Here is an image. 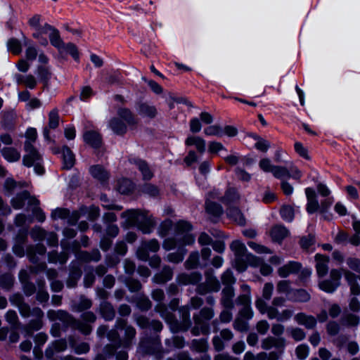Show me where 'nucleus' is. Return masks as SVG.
Segmentation results:
<instances>
[{"label":"nucleus","instance_id":"1","mask_svg":"<svg viewBox=\"0 0 360 360\" xmlns=\"http://www.w3.org/2000/svg\"><path fill=\"white\" fill-rule=\"evenodd\" d=\"M191 230V225L187 221H179L176 223L174 237L166 238L162 244L163 248L167 251L177 248V252L167 255V261L172 263L183 261L186 254L184 247L195 242V237L188 233Z\"/></svg>","mask_w":360,"mask_h":360},{"label":"nucleus","instance_id":"2","mask_svg":"<svg viewBox=\"0 0 360 360\" xmlns=\"http://www.w3.org/2000/svg\"><path fill=\"white\" fill-rule=\"evenodd\" d=\"M25 136V150L26 154L22 158L23 165L27 167L33 166L34 172L37 174L41 175L44 172V169L41 165L42 158L32 145L37 136V130L34 128H29Z\"/></svg>","mask_w":360,"mask_h":360},{"label":"nucleus","instance_id":"3","mask_svg":"<svg viewBox=\"0 0 360 360\" xmlns=\"http://www.w3.org/2000/svg\"><path fill=\"white\" fill-rule=\"evenodd\" d=\"M122 217L126 227L136 226L145 234L151 233L156 224L153 216L146 211L130 210L123 212Z\"/></svg>","mask_w":360,"mask_h":360},{"label":"nucleus","instance_id":"4","mask_svg":"<svg viewBox=\"0 0 360 360\" xmlns=\"http://www.w3.org/2000/svg\"><path fill=\"white\" fill-rule=\"evenodd\" d=\"M47 316L52 321L59 320L66 325H72L85 335L91 331V328L88 323H93L96 320V316L92 312H86L82 315L83 320L86 323L76 322L67 312L61 310H49Z\"/></svg>","mask_w":360,"mask_h":360},{"label":"nucleus","instance_id":"5","mask_svg":"<svg viewBox=\"0 0 360 360\" xmlns=\"http://www.w3.org/2000/svg\"><path fill=\"white\" fill-rule=\"evenodd\" d=\"M231 249L234 252L236 259L234 262L235 268L238 271H243L247 264L257 266L259 262V257L251 254H247V248L244 243L240 240H235L231 244Z\"/></svg>","mask_w":360,"mask_h":360},{"label":"nucleus","instance_id":"6","mask_svg":"<svg viewBox=\"0 0 360 360\" xmlns=\"http://www.w3.org/2000/svg\"><path fill=\"white\" fill-rule=\"evenodd\" d=\"M240 199L239 194L235 188H229L223 198L222 202L227 207V216L239 225H244L245 219L240 211L235 206Z\"/></svg>","mask_w":360,"mask_h":360},{"label":"nucleus","instance_id":"7","mask_svg":"<svg viewBox=\"0 0 360 360\" xmlns=\"http://www.w3.org/2000/svg\"><path fill=\"white\" fill-rule=\"evenodd\" d=\"M155 309L160 313L161 316L169 323L171 329L174 333L179 330H186L191 326L190 313L188 307H184L180 309L183 322L181 326L174 321L171 314L165 313L166 307L165 305L159 304L156 306Z\"/></svg>","mask_w":360,"mask_h":360},{"label":"nucleus","instance_id":"8","mask_svg":"<svg viewBox=\"0 0 360 360\" xmlns=\"http://www.w3.org/2000/svg\"><path fill=\"white\" fill-rule=\"evenodd\" d=\"M120 117L113 118L110 121L109 126L110 129L117 134H123L127 131V127L122 120L125 121L128 125H134L136 124V120L128 109H120L118 111Z\"/></svg>","mask_w":360,"mask_h":360},{"label":"nucleus","instance_id":"9","mask_svg":"<svg viewBox=\"0 0 360 360\" xmlns=\"http://www.w3.org/2000/svg\"><path fill=\"white\" fill-rule=\"evenodd\" d=\"M213 316L214 312L211 308H204L199 315H195L193 319L196 326L193 329V333L194 335H198L200 333L207 334L208 328L204 321L211 319Z\"/></svg>","mask_w":360,"mask_h":360},{"label":"nucleus","instance_id":"10","mask_svg":"<svg viewBox=\"0 0 360 360\" xmlns=\"http://www.w3.org/2000/svg\"><path fill=\"white\" fill-rule=\"evenodd\" d=\"M342 274L336 269H333L330 274V280H324L319 283V288L328 293L333 292L340 285Z\"/></svg>","mask_w":360,"mask_h":360},{"label":"nucleus","instance_id":"11","mask_svg":"<svg viewBox=\"0 0 360 360\" xmlns=\"http://www.w3.org/2000/svg\"><path fill=\"white\" fill-rule=\"evenodd\" d=\"M160 249V244L156 239L142 242L136 251L137 257L143 261H147L149 257L148 251L156 252Z\"/></svg>","mask_w":360,"mask_h":360},{"label":"nucleus","instance_id":"12","mask_svg":"<svg viewBox=\"0 0 360 360\" xmlns=\"http://www.w3.org/2000/svg\"><path fill=\"white\" fill-rule=\"evenodd\" d=\"M293 314V311L291 309H284L281 312L274 307H269L267 311V316L270 319H276L278 321L283 322L289 320Z\"/></svg>","mask_w":360,"mask_h":360},{"label":"nucleus","instance_id":"13","mask_svg":"<svg viewBox=\"0 0 360 360\" xmlns=\"http://www.w3.org/2000/svg\"><path fill=\"white\" fill-rule=\"evenodd\" d=\"M25 200H28V203L30 205L37 206L39 205V200L34 198L30 197L29 193L27 191L22 192L12 199L11 204L15 209L18 210L22 207Z\"/></svg>","mask_w":360,"mask_h":360},{"label":"nucleus","instance_id":"14","mask_svg":"<svg viewBox=\"0 0 360 360\" xmlns=\"http://www.w3.org/2000/svg\"><path fill=\"white\" fill-rule=\"evenodd\" d=\"M305 194L307 199V212L309 214H313L316 211H319V203L317 200L314 190L311 188H307L305 189Z\"/></svg>","mask_w":360,"mask_h":360},{"label":"nucleus","instance_id":"15","mask_svg":"<svg viewBox=\"0 0 360 360\" xmlns=\"http://www.w3.org/2000/svg\"><path fill=\"white\" fill-rule=\"evenodd\" d=\"M220 289V284L217 278L207 276L205 285H200L198 291L200 294H205L209 291H218Z\"/></svg>","mask_w":360,"mask_h":360},{"label":"nucleus","instance_id":"16","mask_svg":"<svg viewBox=\"0 0 360 360\" xmlns=\"http://www.w3.org/2000/svg\"><path fill=\"white\" fill-rule=\"evenodd\" d=\"M116 327L119 330H124L126 338L124 341V345L125 347L128 346L130 344L131 340L134 338L136 335L135 329L131 326H127L124 319L118 320Z\"/></svg>","mask_w":360,"mask_h":360},{"label":"nucleus","instance_id":"17","mask_svg":"<svg viewBox=\"0 0 360 360\" xmlns=\"http://www.w3.org/2000/svg\"><path fill=\"white\" fill-rule=\"evenodd\" d=\"M316 264V273L319 277L324 276L328 270V263L329 261V259L328 257L316 254L315 256Z\"/></svg>","mask_w":360,"mask_h":360},{"label":"nucleus","instance_id":"18","mask_svg":"<svg viewBox=\"0 0 360 360\" xmlns=\"http://www.w3.org/2000/svg\"><path fill=\"white\" fill-rule=\"evenodd\" d=\"M300 269V264L296 262H290L285 265L280 267L278 270V275L282 278H285L290 274L297 272Z\"/></svg>","mask_w":360,"mask_h":360},{"label":"nucleus","instance_id":"19","mask_svg":"<svg viewBox=\"0 0 360 360\" xmlns=\"http://www.w3.org/2000/svg\"><path fill=\"white\" fill-rule=\"evenodd\" d=\"M294 319L298 324L304 326L309 329L314 328L316 324V320L313 316L304 313H298Z\"/></svg>","mask_w":360,"mask_h":360},{"label":"nucleus","instance_id":"20","mask_svg":"<svg viewBox=\"0 0 360 360\" xmlns=\"http://www.w3.org/2000/svg\"><path fill=\"white\" fill-rule=\"evenodd\" d=\"M234 290L232 286H226L222 290L221 304L225 309H231L233 307Z\"/></svg>","mask_w":360,"mask_h":360},{"label":"nucleus","instance_id":"21","mask_svg":"<svg viewBox=\"0 0 360 360\" xmlns=\"http://www.w3.org/2000/svg\"><path fill=\"white\" fill-rule=\"evenodd\" d=\"M285 340L283 338L268 337L263 340L262 347L264 349H269L275 347L278 349L285 347Z\"/></svg>","mask_w":360,"mask_h":360},{"label":"nucleus","instance_id":"22","mask_svg":"<svg viewBox=\"0 0 360 360\" xmlns=\"http://www.w3.org/2000/svg\"><path fill=\"white\" fill-rule=\"evenodd\" d=\"M138 113L144 117L153 118L157 114L155 106L146 103H140L136 108Z\"/></svg>","mask_w":360,"mask_h":360},{"label":"nucleus","instance_id":"23","mask_svg":"<svg viewBox=\"0 0 360 360\" xmlns=\"http://www.w3.org/2000/svg\"><path fill=\"white\" fill-rule=\"evenodd\" d=\"M63 168L70 169L75 164V155L71 150L64 146L62 149Z\"/></svg>","mask_w":360,"mask_h":360},{"label":"nucleus","instance_id":"24","mask_svg":"<svg viewBox=\"0 0 360 360\" xmlns=\"http://www.w3.org/2000/svg\"><path fill=\"white\" fill-rule=\"evenodd\" d=\"M288 230L281 225L274 226L270 232L272 240L276 242H281L288 236Z\"/></svg>","mask_w":360,"mask_h":360},{"label":"nucleus","instance_id":"25","mask_svg":"<svg viewBox=\"0 0 360 360\" xmlns=\"http://www.w3.org/2000/svg\"><path fill=\"white\" fill-rule=\"evenodd\" d=\"M67 344L65 340H59L53 342L46 350V355L47 357L51 358L56 352H61L65 350Z\"/></svg>","mask_w":360,"mask_h":360},{"label":"nucleus","instance_id":"26","mask_svg":"<svg viewBox=\"0 0 360 360\" xmlns=\"http://www.w3.org/2000/svg\"><path fill=\"white\" fill-rule=\"evenodd\" d=\"M84 141L94 148H98L101 144V138L98 133L89 131L84 134Z\"/></svg>","mask_w":360,"mask_h":360},{"label":"nucleus","instance_id":"27","mask_svg":"<svg viewBox=\"0 0 360 360\" xmlns=\"http://www.w3.org/2000/svg\"><path fill=\"white\" fill-rule=\"evenodd\" d=\"M2 156L10 162H16L20 158V153L12 147H6L1 150Z\"/></svg>","mask_w":360,"mask_h":360},{"label":"nucleus","instance_id":"28","mask_svg":"<svg viewBox=\"0 0 360 360\" xmlns=\"http://www.w3.org/2000/svg\"><path fill=\"white\" fill-rule=\"evenodd\" d=\"M240 289L242 291V294L238 297L237 303L243 306L250 305V287L246 284H243L240 286Z\"/></svg>","mask_w":360,"mask_h":360},{"label":"nucleus","instance_id":"29","mask_svg":"<svg viewBox=\"0 0 360 360\" xmlns=\"http://www.w3.org/2000/svg\"><path fill=\"white\" fill-rule=\"evenodd\" d=\"M15 79L18 84H24L30 89H34L37 84L36 79L31 75H15Z\"/></svg>","mask_w":360,"mask_h":360},{"label":"nucleus","instance_id":"30","mask_svg":"<svg viewBox=\"0 0 360 360\" xmlns=\"http://www.w3.org/2000/svg\"><path fill=\"white\" fill-rule=\"evenodd\" d=\"M185 143L186 146H195L196 149L201 153L205 150V141L200 137L198 136H188Z\"/></svg>","mask_w":360,"mask_h":360},{"label":"nucleus","instance_id":"31","mask_svg":"<svg viewBox=\"0 0 360 360\" xmlns=\"http://www.w3.org/2000/svg\"><path fill=\"white\" fill-rule=\"evenodd\" d=\"M200 278L201 276L199 274L193 273L191 274H182L178 276L177 280L180 284L188 285L196 283Z\"/></svg>","mask_w":360,"mask_h":360},{"label":"nucleus","instance_id":"32","mask_svg":"<svg viewBox=\"0 0 360 360\" xmlns=\"http://www.w3.org/2000/svg\"><path fill=\"white\" fill-rule=\"evenodd\" d=\"M91 174L101 181H105L108 178V172L101 166L96 165L90 168Z\"/></svg>","mask_w":360,"mask_h":360},{"label":"nucleus","instance_id":"33","mask_svg":"<svg viewBox=\"0 0 360 360\" xmlns=\"http://www.w3.org/2000/svg\"><path fill=\"white\" fill-rule=\"evenodd\" d=\"M172 270L169 267H164L162 271L153 277V281L157 283H164L172 278Z\"/></svg>","mask_w":360,"mask_h":360},{"label":"nucleus","instance_id":"34","mask_svg":"<svg viewBox=\"0 0 360 360\" xmlns=\"http://www.w3.org/2000/svg\"><path fill=\"white\" fill-rule=\"evenodd\" d=\"M49 39L51 44L58 49V50L61 51L63 48L64 44L60 37L59 32L55 28L53 29L51 32L49 33Z\"/></svg>","mask_w":360,"mask_h":360},{"label":"nucleus","instance_id":"35","mask_svg":"<svg viewBox=\"0 0 360 360\" xmlns=\"http://www.w3.org/2000/svg\"><path fill=\"white\" fill-rule=\"evenodd\" d=\"M310 299L309 293L302 289L293 290L289 300L295 302H307Z\"/></svg>","mask_w":360,"mask_h":360},{"label":"nucleus","instance_id":"36","mask_svg":"<svg viewBox=\"0 0 360 360\" xmlns=\"http://www.w3.org/2000/svg\"><path fill=\"white\" fill-rule=\"evenodd\" d=\"M61 245L64 248V252H63L60 255H58L57 253H50L49 255V260L50 262H59L60 264L66 262L68 259L67 252L68 251V250L65 248V243L63 241H62Z\"/></svg>","mask_w":360,"mask_h":360},{"label":"nucleus","instance_id":"37","mask_svg":"<svg viewBox=\"0 0 360 360\" xmlns=\"http://www.w3.org/2000/svg\"><path fill=\"white\" fill-rule=\"evenodd\" d=\"M117 190L123 194L129 193L133 188L132 182L127 179H122L118 180L117 184Z\"/></svg>","mask_w":360,"mask_h":360},{"label":"nucleus","instance_id":"38","mask_svg":"<svg viewBox=\"0 0 360 360\" xmlns=\"http://www.w3.org/2000/svg\"><path fill=\"white\" fill-rule=\"evenodd\" d=\"M134 164L142 173L144 179H150L153 176V173L144 161L141 160H134Z\"/></svg>","mask_w":360,"mask_h":360},{"label":"nucleus","instance_id":"39","mask_svg":"<svg viewBox=\"0 0 360 360\" xmlns=\"http://www.w3.org/2000/svg\"><path fill=\"white\" fill-rule=\"evenodd\" d=\"M102 316L105 320H112L115 316V311L112 307L107 302H102L100 307Z\"/></svg>","mask_w":360,"mask_h":360},{"label":"nucleus","instance_id":"40","mask_svg":"<svg viewBox=\"0 0 360 360\" xmlns=\"http://www.w3.org/2000/svg\"><path fill=\"white\" fill-rule=\"evenodd\" d=\"M206 211L214 217H219L222 214L221 207L215 202H211L210 198L206 201Z\"/></svg>","mask_w":360,"mask_h":360},{"label":"nucleus","instance_id":"41","mask_svg":"<svg viewBox=\"0 0 360 360\" xmlns=\"http://www.w3.org/2000/svg\"><path fill=\"white\" fill-rule=\"evenodd\" d=\"M60 53H69L72 57L77 60L79 59V53L76 46L73 44L69 43L64 44L63 49L60 51Z\"/></svg>","mask_w":360,"mask_h":360},{"label":"nucleus","instance_id":"42","mask_svg":"<svg viewBox=\"0 0 360 360\" xmlns=\"http://www.w3.org/2000/svg\"><path fill=\"white\" fill-rule=\"evenodd\" d=\"M251 136L256 140L255 147L262 152H266L270 146L269 141L259 137L256 134H252Z\"/></svg>","mask_w":360,"mask_h":360},{"label":"nucleus","instance_id":"43","mask_svg":"<svg viewBox=\"0 0 360 360\" xmlns=\"http://www.w3.org/2000/svg\"><path fill=\"white\" fill-rule=\"evenodd\" d=\"M276 290L278 293L285 294L288 297L291 295L292 290L288 281H281L277 283Z\"/></svg>","mask_w":360,"mask_h":360},{"label":"nucleus","instance_id":"44","mask_svg":"<svg viewBox=\"0 0 360 360\" xmlns=\"http://www.w3.org/2000/svg\"><path fill=\"white\" fill-rule=\"evenodd\" d=\"M53 29V27L52 26H51L50 25L45 24L43 26L38 27L35 30V32L33 33L32 36L34 38H35L37 39H39V37H41L44 34H48L49 35V33L51 32Z\"/></svg>","mask_w":360,"mask_h":360},{"label":"nucleus","instance_id":"45","mask_svg":"<svg viewBox=\"0 0 360 360\" xmlns=\"http://www.w3.org/2000/svg\"><path fill=\"white\" fill-rule=\"evenodd\" d=\"M59 124V115L56 109L52 110L49 114V128L56 129Z\"/></svg>","mask_w":360,"mask_h":360},{"label":"nucleus","instance_id":"46","mask_svg":"<svg viewBox=\"0 0 360 360\" xmlns=\"http://www.w3.org/2000/svg\"><path fill=\"white\" fill-rule=\"evenodd\" d=\"M192 347L197 352H205L208 348L207 340V339L193 340Z\"/></svg>","mask_w":360,"mask_h":360},{"label":"nucleus","instance_id":"47","mask_svg":"<svg viewBox=\"0 0 360 360\" xmlns=\"http://www.w3.org/2000/svg\"><path fill=\"white\" fill-rule=\"evenodd\" d=\"M281 215L285 221L290 222L294 218V210L290 206H283L281 209Z\"/></svg>","mask_w":360,"mask_h":360},{"label":"nucleus","instance_id":"48","mask_svg":"<svg viewBox=\"0 0 360 360\" xmlns=\"http://www.w3.org/2000/svg\"><path fill=\"white\" fill-rule=\"evenodd\" d=\"M8 49L13 54H19L21 52V44L16 39H11L7 43Z\"/></svg>","mask_w":360,"mask_h":360},{"label":"nucleus","instance_id":"49","mask_svg":"<svg viewBox=\"0 0 360 360\" xmlns=\"http://www.w3.org/2000/svg\"><path fill=\"white\" fill-rule=\"evenodd\" d=\"M204 133L207 136H222L224 135L222 129L218 125H211L206 127Z\"/></svg>","mask_w":360,"mask_h":360},{"label":"nucleus","instance_id":"50","mask_svg":"<svg viewBox=\"0 0 360 360\" xmlns=\"http://www.w3.org/2000/svg\"><path fill=\"white\" fill-rule=\"evenodd\" d=\"M273 175L278 179L290 177V174L285 167L275 166L272 172Z\"/></svg>","mask_w":360,"mask_h":360},{"label":"nucleus","instance_id":"51","mask_svg":"<svg viewBox=\"0 0 360 360\" xmlns=\"http://www.w3.org/2000/svg\"><path fill=\"white\" fill-rule=\"evenodd\" d=\"M248 246L259 254H270L271 251L266 247L257 244L253 241L248 243Z\"/></svg>","mask_w":360,"mask_h":360},{"label":"nucleus","instance_id":"52","mask_svg":"<svg viewBox=\"0 0 360 360\" xmlns=\"http://www.w3.org/2000/svg\"><path fill=\"white\" fill-rule=\"evenodd\" d=\"M172 227V222L171 220L164 221L160 226L158 229V234L160 237H165L168 233Z\"/></svg>","mask_w":360,"mask_h":360},{"label":"nucleus","instance_id":"53","mask_svg":"<svg viewBox=\"0 0 360 360\" xmlns=\"http://www.w3.org/2000/svg\"><path fill=\"white\" fill-rule=\"evenodd\" d=\"M221 281H222L223 284L226 286H231L236 282V278H234L231 271L226 270L222 274Z\"/></svg>","mask_w":360,"mask_h":360},{"label":"nucleus","instance_id":"54","mask_svg":"<svg viewBox=\"0 0 360 360\" xmlns=\"http://www.w3.org/2000/svg\"><path fill=\"white\" fill-rule=\"evenodd\" d=\"M260 169L264 172H271L274 170V165L271 164V162L268 158H263L259 162Z\"/></svg>","mask_w":360,"mask_h":360},{"label":"nucleus","instance_id":"55","mask_svg":"<svg viewBox=\"0 0 360 360\" xmlns=\"http://www.w3.org/2000/svg\"><path fill=\"white\" fill-rule=\"evenodd\" d=\"M198 254L197 252L191 253L188 259L186 262V266L188 269H193L198 266Z\"/></svg>","mask_w":360,"mask_h":360},{"label":"nucleus","instance_id":"56","mask_svg":"<svg viewBox=\"0 0 360 360\" xmlns=\"http://www.w3.org/2000/svg\"><path fill=\"white\" fill-rule=\"evenodd\" d=\"M333 202L334 199L332 197H328L321 201V205H319V212L321 213H326Z\"/></svg>","mask_w":360,"mask_h":360},{"label":"nucleus","instance_id":"57","mask_svg":"<svg viewBox=\"0 0 360 360\" xmlns=\"http://www.w3.org/2000/svg\"><path fill=\"white\" fill-rule=\"evenodd\" d=\"M69 210L62 208H57L51 213V216L54 219H65L69 217Z\"/></svg>","mask_w":360,"mask_h":360},{"label":"nucleus","instance_id":"58","mask_svg":"<svg viewBox=\"0 0 360 360\" xmlns=\"http://www.w3.org/2000/svg\"><path fill=\"white\" fill-rule=\"evenodd\" d=\"M315 242L314 236L309 234L302 237L300 240V245L304 249L309 248Z\"/></svg>","mask_w":360,"mask_h":360},{"label":"nucleus","instance_id":"59","mask_svg":"<svg viewBox=\"0 0 360 360\" xmlns=\"http://www.w3.org/2000/svg\"><path fill=\"white\" fill-rule=\"evenodd\" d=\"M72 347L78 354H85L89 351V346L86 342H82L78 345L72 344Z\"/></svg>","mask_w":360,"mask_h":360},{"label":"nucleus","instance_id":"60","mask_svg":"<svg viewBox=\"0 0 360 360\" xmlns=\"http://www.w3.org/2000/svg\"><path fill=\"white\" fill-rule=\"evenodd\" d=\"M115 349L116 348L112 345L106 346L105 350V355L99 354L95 358V360H106V356L110 358L114 355Z\"/></svg>","mask_w":360,"mask_h":360},{"label":"nucleus","instance_id":"61","mask_svg":"<svg viewBox=\"0 0 360 360\" xmlns=\"http://www.w3.org/2000/svg\"><path fill=\"white\" fill-rule=\"evenodd\" d=\"M31 236L34 240H41L46 238V233L42 229L37 227L32 231Z\"/></svg>","mask_w":360,"mask_h":360},{"label":"nucleus","instance_id":"62","mask_svg":"<svg viewBox=\"0 0 360 360\" xmlns=\"http://www.w3.org/2000/svg\"><path fill=\"white\" fill-rule=\"evenodd\" d=\"M296 354L297 358L300 359H304L307 358L309 354V347L305 345H300L296 349Z\"/></svg>","mask_w":360,"mask_h":360},{"label":"nucleus","instance_id":"63","mask_svg":"<svg viewBox=\"0 0 360 360\" xmlns=\"http://www.w3.org/2000/svg\"><path fill=\"white\" fill-rule=\"evenodd\" d=\"M274 290V285L271 283L264 284L262 290V296L264 299L269 300L271 299Z\"/></svg>","mask_w":360,"mask_h":360},{"label":"nucleus","instance_id":"64","mask_svg":"<svg viewBox=\"0 0 360 360\" xmlns=\"http://www.w3.org/2000/svg\"><path fill=\"white\" fill-rule=\"evenodd\" d=\"M347 264L351 269H352L358 273H360V260L359 259H355V258H349L347 259Z\"/></svg>","mask_w":360,"mask_h":360}]
</instances>
